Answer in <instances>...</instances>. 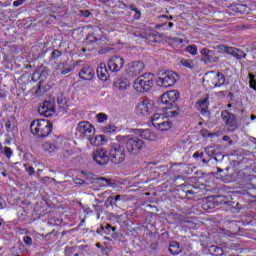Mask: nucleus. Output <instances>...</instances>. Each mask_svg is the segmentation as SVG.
Wrapping results in <instances>:
<instances>
[{"label": "nucleus", "instance_id": "obj_1", "mask_svg": "<svg viewBox=\"0 0 256 256\" xmlns=\"http://www.w3.org/2000/svg\"><path fill=\"white\" fill-rule=\"evenodd\" d=\"M116 141L118 143H122L125 145L127 152L129 155H132L133 157L137 156L140 154L142 149H145V141L141 140L139 137L135 136H117Z\"/></svg>", "mask_w": 256, "mask_h": 256}, {"label": "nucleus", "instance_id": "obj_2", "mask_svg": "<svg viewBox=\"0 0 256 256\" xmlns=\"http://www.w3.org/2000/svg\"><path fill=\"white\" fill-rule=\"evenodd\" d=\"M30 131L36 137H48V135H51V131H53V123L46 119L34 120L30 124Z\"/></svg>", "mask_w": 256, "mask_h": 256}, {"label": "nucleus", "instance_id": "obj_3", "mask_svg": "<svg viewBox=\"0 0 256 256\" xmlns=\"http://www.w3.org/2000/svg\"><path fill=\"white\" fill-rule=\"evenodd\" d=\"M154 79L155 75L153 73H144L134 81L133 87L138 93H147V91L153 89Z\"/></svg>", "mask_w": 256, "mask_h": 256}, {"label": "nucleus", "instance_id": "obj_4", "mask_svg": "<svg viewBox=\"0 0 256 256\" xmlns=\"http://www.w3.org/2000/svg\"><path fill=\"white\" fill-rule=\"evenodd\" d=\"M122 143H113L110 146L109 149V156L111 163H114V165H121L123 161H125V158L127 157V154L125 153V147L121 145Z\"/></svg>", "mask_w": 256, "mask_h": 256}, {"label": "nucleus", "instance_id": "obj_5", "mask_svg": "<svg viewBox=\"0 0 256 256\" xmlns=\"http://www.w3.org/2000/svg\"><path fill=\"white\" fill-rule=\"evenodd\" d=\"M179 80V74L174 71H166L157 79L158 85L160 87H173Z\"/></svg>", "mask_w": 256, "mask_h": 256}, {"label": "nucleus", "instance_id": "obj_6", "mask_svg": "<svg viewBox=\"0 0 256 256\" xmlns=\"http://www.w3.org/2000/svg\"><path fill=\"white\" fill-rule=\"evenodd\" d=\"M221 119L229 131H236V129L239 127L237 124V116L229 112V110H223L221 112Z\"/></svg>", "mask_w": 256, "mask_h": 256}, {"label": "nucleus", "instance_id": "obj_7", "mask_svg": "<svg viewBox=\"0 0 256 256\" xmlns=\"http://www.w3.org/2000/svg\"><path fill=\"white\" fill-rule=\"evenodd\" d=\"M201 61L205 65H211V63H219V54L215 50H209L208 48H202L200 50Z\"/></svg>", "mask_w": 256, "mask_h": 256}, {"label": "nucleus", "instance_id": "obj_8", "mask_svg": "<svg viewBox=\"0 0 256 256\" xmlns=\"http://www.w3.org/2000/svg\"><path fill=\"white\" fill-rule=\"evenodd\" d=\"M145 70V63L143 61H134L126 65V74L128 77H137Z\"/></svg>", "mask_w": 256, "mask_h": 256}, {"label": "nucleus", "instance_id": "obj_9", "mask_svg": "<svg viewBox=\"0 0 256 256\" xmlns=\"http://www.w3.org/2000/svg\"><path fill=\"white\" fill-rule=\"evenodd\" d=\"M93 160L100 166L108 165L109 161H111L110 156L107 154V149L105 148H98L94 151Z\"/></svg>", "mask_w": 256, "mask_h": 256}, {"label": "nucleus", "instance_id": "obj_10", "mask_svg": "<svg viewBox=\"0 0 256 256\" xmlns=\"http://www.w3.org/2000/svg\"><path fill=\"white\" fill-rule=\"evenodd\" d=\"M218 49L222 51L223 53H226L227 55H232L235 59L241 60L245 59L247 57V53H245L243 50L235 48V47H229L225 45H218Z\"/></svg>", "mask_w": 256, "mask_h": 256}, {"label": "nucleus", "instance_id": "obj_11", "mask_svg": "<svg viewBox=\"0 0 256 256\" xmlns=\"http://www.w3.org/2000/svg\"><path fill=\"white\" fill-rule=\"evenodd\" d=\"M76 129L78 133H81L87 139L95 136V127L88 121L79 122Z\"/></svg>", "mask_w": 256, "mask_h": 256}, {"label": "nucleus", "instance_id": "obj_12", "mask_svg": "<svg viewBox=\"0 0 256 256\" xmlns=\"http://www.w3.org/2000/svg\"><path fill=\"white\" fill-rule=\"evenodd\" d=\"M125 65V59L121 56H113L108 60V68L112 73H119Z\"/></svg>", "mask_w": 256, "mask_h": 256}, {"label": "nucleus", "instance_id": "obj_13", "mask_svg": "<svg viewBox=\"0 0 256 256\" xmlns=\"http://www.w3.org/2000/svg\"><path fill=\"white\" fill-rule=\"evenodd\" d=\"M179 97H181V94L179 93V91L171 90V91L164 93L161 96V103H163V105H168V106L175 105V103H177Z\"/></svg>", "mask_w": 256, "mask_h": 256}, {"label": "nucleus", "instance_id": "obj_14", "mask_svg": "<svg viewBox=\"0 0 256 256\" xmlns=\"http://www.w3.org/2000/svg\"><path fill=\"white\" fill-rule=\"evenodd\" d=\"M153 105L154 103L151 100H142L136 107V113L144 116L151 115L153 113Z\"/></svg>", "mask_w": 256, "mask_h": 256}, {"label": "nucleus", "instance_id": "obj_15", "mask_svg": "<svg viewBox=\"0 0 256 256\" xmlns=\"http://www.w3.org/2000/svg\"><path fill=\"white\" fill-rule=\"evenodd\" d=\"M38 113L44 117H53L55 114V102L54 101H44L42 105L38 108Z\"/></svg>", "mask_w": 256, "mask_h": 256}, {"label": "nucleus", "instance_id": "obj_16", "mask_svg": "<svg viewBox=\"0 0 256 256\" xmlns=\"http://www.w3.org/2000/svg\"><path fill=\"white\" fill-rule=\"evenodd\" d=\"M138 135L146 141H157L159 135L153 129H139Z\"/></svg>", "mask_w": 256, "mask_h": 256}, {"label": "nucleus", "instance_id": "obj_17", "mask_svg": "<svg viewBox=\"0 0 256 256\" xmlns=\"http://www.w3.org/2000/svg\"><path fill=\"white\" fill-rule=\"evenodd\" d=\"M96 73H97V77L101 81H107V79H109V71L107 70V64L103 62L100 63L99 66L97 67Z\"/></svg>", "mask_w": 256, "mask_h": 256}, {"label": "nucleus", "instance_id": "obj_18", "mask_svg": "<svg viewBox=\"0 0 256 256\" xmlns=\"http://www.w3.org/2000/svg\"><path fill=\"white\" fill-rule=\"evenodd\" d=\"M79 77L80 79H84V81H91V79L95 77V71H93L91 66H86L79 72Z\"/></svg>", "mask_w": 256, "mask_h": 256}, {"label": "nucleus", "instance_id": "obj_19", "mask_svg": "<svg viewBox=\"0 0 256 256\" xmlns=\"http://www.w3.org/2000/svg\"><path fill=\"white\" fill-rule=\"evenodd\" d=\"M96 179L100 181V187H117L119 185L118 181L111 178L99 177Z\"/></svg>", "mask_w": 256, "mask_h": 256}, {"label": "nucleus", "instance_id": "obj_20", "mask_svg": "<svg viewBox=\"0 0 256 256\" xmlns=\"http://www.w3.org/2000/svg\"><path fill=\"white\" fill-rule=\"evenodd\" d=\"M88 140L90 141V144H92L94 147H99V146L105 145V143H107V139L103 135H98L95 137L90 136L88 138Z\"/></svg>", "mask_w": 256, "mask_h": 256}, {"label": "nucleus", "instance_id": "obj_21", "mask_svg": "<svg viewBox=\"0 0 256 256\" xmlns=\"http://www.w3.org/2000/svg\"><path fill=\"white\" fill-rule=\"evenodd\" d=\"M114 87L119 91H125L129 89V80L125 78H119L114 82Z\"/></svg>", "mask_w": 256, "mask_h": 256}, {"label": "nucleus", "instance_id": "obj_22", "mask_svg": "<svg viewBox=\"0 0 256 256\" xmlns=\"http://www.w3.org/2000/svg\"><path fill=\"white\" fill-rule=\"evenodd\" d=\"M196 107L200 110L201 113H207V109H209V97L198 100Z\"/></svg>", "mask_w": 256, "mask_h": 256}, {"label": "nucleus", "instance_id": "obj_23", "mask_svg": "<svg viewBox=\"0 0 256 256\" xmlns=\"http://www.w3.org/2000/svg\"><path fill=\"white\" fill-rule=\"evenodd\" d=\"M146 38L151 43H160L161 42L160 39H163V34H161L159 32H150V33L146 34Z\"/></svg>", "mask_w": 256, "mask_h": 256}, {"label": "nucleus", "instance_id": "obj_24", "mask_svg": "<svg viewBox=\"0 0 256 256\" xmlns=\"http://www.w3.org/2000/svg\"><path fill=\"white\" fill-rule=\"evenodd\" d=\"M165 118L166 117L163 114H154L152 117V125H154L155 127H157V129H159L165 122Z\"/></svg>", "mask_w": 256, "mask_h": 256}, {"label": "nucleus", "instance_id": "obj_25", "mask_svg": "<svg viewBox=\"0 0 256 256\" xmlns=\"http://www.w3.org/2000/svg\"><path fill=\"white\" fill-rule=\"evenodd\" d=\"M165 109L168 117H177V115L181 113V109H179V106H177L176 104L167 106Z\"/></svg>", "mask_w": 256, "mask_h": 256}, {"label": "nucleus", "instance_id": "obj_26", "mask_svg": "<svg viewBox=\"0 0 256 256\" xmlns=\"http://www.w3.org/2000/svg\"><path fill=\"white\" fill-rule=\"evenodd\" d=\"M225 81H226L225 74L218 72L214 77L213 85L214 87H223V85H225Z\"/></svg>", "mask_w": 256, "mask_h": 256}, {"label": "nucleus", "instance_id": "obj_27", "mask_svg": "<svg viewBox=\"0 0 256 256\" xmlns=\"http://www.w3.org/2000/svg\"><path fill=\"white\" fill-rule=\"evenodd\" d=\"M182 249H181V245L179 244V242L177 241H172L169 244V252L171 253V255H179V253H181Z\"/></svg>", "mask_w": 256, "mask_h": 256}, {"label": "nucleus", "instance_id": "obj_28", "mask_svg": "<svg viewBox=\"0 0 256 256\" xmlns=\"http://www.w3.org/2000/svg\"><path fill=\"white\" fill-rule=\"evenodd\" d=\"M42 149L46 153H55V151L57 150V145H55V143L51 141H47L42 144Z\"/></svg>", "mask_w": 256, "mask_h": 256}, {"label": "nucleus", "instance_id": "obj_29", "mask_svg": "<svg viewBox=\"0 0 256 256\" xmlns=\"http://www.w3.org/2000/svg\"><path fill=\"white\" fill-rule=\"evenodd\" d=\"M99 33H101V29L96 28L90 35L87 36V41L89 43H96V41H99V39H101Z\"/></svg>", "mask_w": 256, "mask_h": 256}, {"label": "nucleus", "instance_id": "obj_30", "mask_svg": "<svg viewBox=\"0 0 256 256\" xmlns=\"http://www.w3.org/2000/svg\"><path fill=\"white\" fill-rule=\"evenodd\" d=\"M57 103H58V107H59V109H61V111H67V100H65V98L63 96H59L57 98Z\"/></svg>", "mask_w": 256, "mask_h": 256}, {"label": "nucleus", "instance_id": "obj_31", "mask_svg": "<svg viewBox=\"0 0 256 256\" xmlns=\"http://www.w3.org/2000/svg\"><path fill=\"white\" fill-rule=\"evenodd\" d=\"M171 127H173V123L169 121V118H165L164 122L158 129H160V131H169Z\"/></svg>", "mask_w": 256, "mask_h": 256}, {"label": "nucleus", "instance_id": "obj_32", "mask_svg": "<svg viewBox=\"0 0 256 256\" xmlns=\"http://www.w3.org/2000/svg\"><path fill=\"white\" fill-rule=\"evenodd\" d=\"M210 253H212V255H215V256H221L223 255V249L217 246H211Z\"/></svg>", "mask_w": 256, "mask_h": 256}, {"label": "nucleus", "instance_id": "obj_33", "mask_svg": "<svg viewBox=\"0 0 256 256\" xmlns=\"http://www.w3.org/2000/svg\"><path fill=\"white\" fill-rule=\"evenodd\" d=\"M186 51L188 53H190V55H197V53H199L198 49H197V45L192 44V45H188L186 47Z\"/></svg>", "mask_w": 256, "mask_h": 256}, {"label": "nucleus", "instance_id": "obj_34", "mask_svg": "<svg viewBox=\"0 0 256 256\" xmlns=\"http://www.w3.org/2000/svg\"><path fill=\"white\" fill-rule=\"evenodd\" d=\"M183 67H187L188 69H193V60L191 59H181L180 61Z\"/></svg>", "mask_w": 256, "mask_h": 256}, {"label": "nucleus", "instance_id": "obj_35", "mask_svg": "<svg viewBox=\"0 0 256 256\" xmlns=\"http://www.w3.org/2000/svg\"><path fill=\"white\" fill-rule=\"evenodd\" d=\"M117 131V126L108 124L103 128L104 133H115Z\"/></svg>", "mask_w": 256, "mask_h": 256}, {"label": "nucleus", "instance_id": "obj_36", "mask_svg": "<svg viewBox=\"0 0 256 256\" xmlns=\"http://www.w3.org/2000/svg\"><path fill=\"white\" fill-rule=\"evenodd\" d=\"M98 123H105L109 119V116L105 113H99L96 115Z\"/></svg>", "mask_w": 256, "mask_h": 256}, {"label": "nucleus", "instance_id": "obj_37", "mask_svg": "<svg viewBox=\"0 0 256 256\" xmlns=\"http://www.w3.org/2000/svg\"><path fill=\"white\" fill-rule=\"evenodd\" d=\"M5 127H6V131H13V129H15V121L13 120H8L6 123H5Z\"/></svg>", "mask_w": 256, "mask_h": 256}, {"label": "nucleus", "instance_id": "obj_38", "mask_svg": "<svg viewBox=\"0 0 256 256\" xmlns=\"http://www.w3.org/2000/svg\"><path fill=\"white\" fill-rule=\"evenodd\" d=\"M7 159H11L13 157V150L9 147H4V152L3 154Z\"/></svg>", "mask_w": 256, "mask_h": 256}, {"label": "nucleus", "instance_id": "obj_39", "mask_svg": "<svg viewBox=\"0 0 256 256\" xmlns=\"http://www.w3.org/2000/svg\"><path fill=\"white\" fill-rule=\"evenodd\" d=\"M205 153L208 157H213V155H215V148H213V146H208L205 148Z\"/></svg>", "mask_w": 256, "mask_h": 256}, {"label": "nucleus", "instance_id": "obj_40", "mask_svg": "<svg viewBox=\"0 0 256 256\" xmlns=\"http://www.w3.org/2000/svg\"><path fill=\"white\" fill-rule=\"evenodd\" d=\"M23 241L28 247H31L33 245V239L31 238V236H25L23 238Z\"/></svg>", "mask_w": 256, "mask_h": 256}, {"label": "nucleus", "instance_id": "obj_41", "mask_svg": "<svg viewBox=\"0 0 256 256\" xmlns=\"http://www.w3.org/2000/svg\"><path fill=\"white\" fill-rule=\"evenodd\" d=\"M24 168L27 171L28 175H34L35 174V168L32 166H28L27 164H24Z\"/></svg>", "mask_w": 256, "mask_h": 256}, {"label": "nucleus", "instance_id": "obj_42", "mask_svg": "<svg viewBox=\"0 0 256 256\" xmlns=\"http://www.w3.org/2000/svg\"><path fill=\"white\" fill-rule=\"evenodd\" d=\"M106 204L110 205L111 207H113V205H115V207H117V204L115 203L114 196L108 197L106 200Z\"/></svg>", "mask_w": 256, "mask_h": 256}, {"label": "nucleus", "instance_id": "obj_43", "mask_svg": "<svg viewBox=\"0 0 256 256\" xmlns=\"http://www.w3.org/2000/svg\"><path fill=\"white\" fill-rule=\"evenodd\" d=\"M74 183L76 185H89V182H87V181H85V180H83L81 178L74 179Z\"/></svg>", "mask_w": 256, "mask_h": 256}, {"label": "nucleus", "instance_id": "obj_44", "mask_svg": "<svg viewBox=\"0 0 256 256\" xmlns=\"http://www.w3.org/2000/svg\"><path fill=\"white\" fill-rule=\"evenodd\" d=\"M61 55H63V53H61V51L59 50H54L51 54V57L53 59H59V57H61Z\"/></svg>", "mask_w": 256, "mask_h": 256}, {"label": "nucleus", "instance_id": "obj_45", "mask_svg": "<svg viewBox=\"0 0 256 256\" xmlns=\"http://www.w3.org/2000/svg\"><path fill=\"white\" fill-rule=\"evenodd\" d=\"M71 71H73V67H71V66H66V67L63 68V70L61 71V75H68V73H71Z\"/></svg>", "mask_w": 256, "mask_h": 256}, {"label": "nucleus", "instance_id": "obj_46", "mask_svg": "<svg viewBox=\"0 0 256 256\" xmlns=\"http://www.w3.org/2000/svg\"><path fill=\"white\" fill-rule=\"evenodd\" d=\"M66 66L67 64L65 62H60L56 66V71H62L63 69H65Z\"/></svg>", "mask_w": 256, "mask_h": 256}, {"label": "nucleus", "instance_id": "obj_47", "mask_svg": "<svg viewBox=\"0 0 256 256\" xmlns=\"http://www.w3.org/2000/svg\"><path fill=\"white\" fill-rule=\"evenodd\" d=\"M132 11L135 12L134 19H141V10L134 8V9H132Z\"/></svg>", "mask_w": 256, "mask_h": 256}, {"label": "nucleus", "instance_id": "obj_48", "mask_svg": "<svg viewBox=\"0 0 256 256\" xmlns=\"http://www.w3.org/2000/svg\"><path fill=\"white\" fill-rule=\"evenodd\" d=\"M25 3V0H15L13 2V7H21Z\"/></svg>", "mask_w": 256, "mask_h": 256}, {"label": "nucleus", "instance_id": "obj_49", "mask_svg": "<svg viewBox=\"0 0 256 256\" xmlns=\"http://www.w3.org/2000/svg\"><path fill=\"white\" fill-rule=\"evenodd\" d=\"M243 5H238L234 8V11H236V13H242L243 12Z\"/></svg>", "mask_w": 256, "mask_h": 256}, {"label": "nucleus", "instance_id": "obj_50", "mask_svg": "<svg viewBox=\"0 0 256 256\" xmlns=\"http://www.w3.org/2000/svg\"><path fill=\"white\" fill-rule=\"evenodd\" d=\"M203 152H195L194 154H193V157H194V159H197V157H200L201 159H203Z\"/></svg>", "mask_w": 256, "mask_h": 256}, {"label": "nucleus", "instance_id": "obj_51", "mask_svg": "<svg viewBox=\"0 0 256 256\" xmlns=\"http://www.w3.org/2000/svg\"><path fill=\"white\" fill-rule=\"evenodd\" d=\"M106 229L109 231V229H111L113 231V233H115V231H117V228L111 226V224L106 225Z\"/></svg>", "mask_w": 256, "mask_h": 256}, {"label": "nucleus", "instance_id": "obj_52", "mask_svg": "<svg viewBox=\"0 0 256 256\" xmlns=\"http://www.w3.org/2000/svg\"><path fill=\"white\" fill-rule=\"evenodd\" d=\"M81 14H82L84 17H89V15H91V12H89V10H85V11H81Z\"/></svg>", "mask_w": 256, "mask_h": 256}, {"label": "nucleus", "instance_id": "obj_53", "mask_svg": "<svg viewBox=\"0 0 256 256\" xmlns=\"http://www.w3.org/2000/svg\"><path fill=\"white\" fill-rule=\"evenodd\" d=\"M223 141H229V143H230V145H231V143H233V141H231V137H229V136H223Z\"/></svg>", "mask_w": 256, "mask_h": 256}, {"label": "nucleus", "instance_id": "obj_54", "mask_svg": "<svg viewBox=\"0 0 256 256\" xmlns=\"http://www.w3.org/2000/svg\"><path fill=\"white\" fill-rule=\"evenodd\" d=\"M95 178L91 176V174H88L86 176V181H93Z\"/></svg>", "mask_w": 256, "mask_h": 256}, {"label": "nucleus", "instance_id": "obj_55", "mask_svg": "<svg viewBox=\"0 0 256 256\" xmlns=\"http://www.w3.org/2000/svg\"><path fill=\"white\" fill-rule=\"evenodd\" d=\"M114 201L117 203V201H121V195L114 196Z\"/></svg>", "mask_w": 256, "mask_h": 256}, {"label": "nucleus", "instance_id": "obj_56", "mask_svg": "<svg viewBox=\"0 0 256 256\" xmlns=\"http://www.w3.org/2000/svg\"><path fill=\"white\" fill-rule=\"evenodd\" d=\"M5 152V147H3V144L0 143V154L3 155Z\"/></svg>", "mask_w": 256, "mask_h": 256}, {"label": "nucleus", "instance_id": "obj_57", "mask_svg": "<svg viewBox=\"0 0 256 256\" xmlns=\"http://www.w3.org/2000/svg\"><path fill=\"white\" fill-rule=\"evenodd\" d=\"M94 210L99 213V211H101V206H99V205H94Z\"/></svg>", "mask_w": 256, "mask_h": 256}, {"label": "nucleus", "instance_id": "obj_58", "mask_svg": "<svg viewBox=\"0 0 256 256\" xmlns=\"http://www.w3.org/2000/svg\"><path fill=\"white\" fill-rule=\"evenodd\" d=\"M173 41H175L176 43H183V39L180 38H173Z\"/></svg>", "mask_w": 256, "mask_h": 256}, {"label": "nucleus", "instance_id": "obj_59", "mask_svg": "<svg viewBox=\"0 0 256 256\" xmlns=\"http://www.w3.org/2000/svg\"><path fill=\"white\" fill-rule=\"evenodd\" d=\"M4 204H5V201L3 200V198H0V209H3Z\"/></svg>", "mask_w": 256, "mask_h": 256}, {"label": "nucleus", "instance_id": "obj_60", "mask_svg": "<svg viewBox=\"0 0 256 256\" xmlns=\"http://www.w3.org/2000/svg\"><path fill=\"white\" fill-rule=\"evenodd\" d=\"M223 157H224V156H221V158H220V159H219V158H217V157H213V159H214V160H216V161H223Z\"/></svg>", "mask_w": 256, "mask_h": 256}, {"label": "nucleus", "instance_id": "obj_61", "mask_svg": "<svg viewBox=\"0 0 256 256\" xmlns=\"http://www.w3.org/2000/svg\"><path fill=\"white\" fill-rule=\"evenodd\" d=\"M186 195H193V190H187Z\"/></svg>", "mask_w": 256, "mask_h": 256}, {"label": "nucleus", "instance_id": "obj_62", "mask_svg": "<svg viewBox=\"0 0 256 256\" xmlns=\"http://www.w3.org/2000/svg\"><path fill=\"white\" fill-rule=\"evenodd\" d=\"M4 143H5L6 145H11V140L6 139Z\"/></svg>", "mask_w": 256, "mask_h": 256}, {"label": "nucleus", "instance_id": "obj_63", "mask_svg": "<svg viewBox=\"0 0 256 256\" xmlns=\"http://www.w3.org/2000/svg\"><path fill=\"white\" fill-rule=\"evenodd\" d=\"M96 247H97L98 249H103V246H101V243H96Z\"/></svg>", "mask_w": 256, "mask_h": 256}, {"label": "nucleus", "instance_id": "obj_64", "mask_svg": "<svg viewBox=\"0 0 256 256\" xmlns=\"http://www.w3.org/2000/svg\"><path fill=\"white\" fill-rule=\"evenodd\" d=\"M250 119H251L252 121H255L256 116L252 114V115L250 116Z\"/></svg>", "mask_w": 256, "mask_h": 256}]
</instances>
